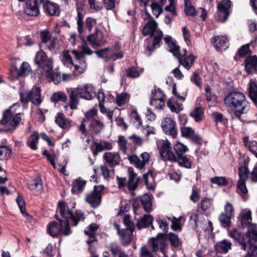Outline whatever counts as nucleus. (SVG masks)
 Here are the masks:
<instances>
[{
	"label": "nucleus",
	"mask_w": 257,
	"mask_h": 257,
	"mask_svg": "<svg viewBox=\"0 0 257 257\" xmlns=\"http://www.w3.org/2000/svg\"><path fill=\"white\" fill-rule=\"evenodd\" d=\"M58 210L61 217L66 220L58 218L55 215L58 222L51 221L48 225L47 230L49 234L52 237H56L62 233L64 235H68L71 233L70 222L71 221L72 225L76 226L80 221H84L85 216L83 211L81 210H76L74 213H73L67 204L63 200L58 202Z\"/></svg>",
	"instance_id": "obj_1"
},
{
	"label": "nucleus",
	"mask_w": 257,
	"mask_h": 257,
	"mask_svg": "<svg viewBox=\"0 0 257 257\" xmlns=\"http://www.w3.org/2000/svg\"><path fill=\"white\" fill-rule=\"evenodd\" d=\"M225 105L230 108L235 116L239 120L243 121L242 115L248 113L250 108V103L241 92L232 91L224 96Z\"/></svg>",
	"instance_id": "obj_2"
},
{
	"label": "nucleus",
	"mask_w": 257,
	"mask_h": 257,
	"mask_svg": "<svg viewBox=\"0 0 257 257\" xmlns=\"http://www.w3.org/2000/svg\"><path fill=\"white\" fill-rule=\"evenodd\" d=\"M164 40L168 45L169 51L178 60L180 65H182L187 70H190L196 58L195 56L191 54L185 57L187 54V50L184 49L181 51L180 47L177 44L176 41L173 40L171 36H165L164 38Z\"/></svg>",
	"instance_id": "obj_3"
},
{
	"label": "nucleus",
	"mask_w": 257,
	"mask_h": 257,
	"mask_svg": "<svg viewBox=\"0 0 257 257\" xmlns=\"http://www.w3.org/2000/svg\"><path fill=\"white\" fill-rule=\"evenodd\" d=\"M229 236L234 240L236 245L240 246L241 249L245 250L249 248L244 257H257V245L253 244L252 241H254L252 237L242 234L236 228L229 232Z\"/></svg>",
	"instance_id": "obj_4"
},
{
	"label": "nucleus",
	"mask_w": 257,
	"mask_h": 257,
	"mask_svg": "<svg viewBox=\"0 0 257 257\" xmlns=\"http://www.w3.org/2000/svg\"><path fill=\"white\" fill-rule=\"evenodd\" d=\"M88 84L80 85L76 88L67 89L69 97V105L71 109H75L79 104V97L86 99L91 100L93 98V92Z\"/></svg>",
	"instance_id": "obj_5"
},
{
	"label": "nucleus",
	"mask_w": 257,
	"mask_h": 257,
	"mask_svg": "<svg viewBox=\"0 0 257 257\" xmlns=\"http://www.w3.org/2000/svg\"><path fill=\"white\" fill-rule=\"evenodd\" d=\"M71 53L75 57V63L72 65L74 67L73 70L74 75H78L83 73L86 67L85 55H91L93 51L89 48L87 43H85L82 46V52L73 50L71 51Z\"/></svg>",
	"instance_id": "obj_6"
},
{
	"label": "nucleus",
	"mask_w": 257,
	"mask_h": 257,
	"mask_svg": "<svg viewBox=\"0 0 257 257\" xmlns=\"http://www.w3.org/2000/svg\"><path fill=\"white\" fill-rule=\"evenodd\" d=\"M34 62L39 68L47 73V77L54 79V72L53 71V62L51 58L48 57L46 53L42 50L39 51L34 58Z\"/></svg>",
	"instance_id": "obj_7"
},
{
	"label": "nucleus",
	"mask_w": 257,
	"mask_h": 257,
	"mask_svg": "<svg viewBox=\"0 0 257 257\" xmlns=\"http://www.w3.org/2000/svg\"><path fill=\"white\" fill-rule=\"evenodd\" d=\"M97 114V111L95 109H91L85 114L87 118L89 131L92 135H95L100 134L104 127L103 122L98 119Z\"/></svg>",
	"instance_id": "obj_8"
},
{
	"label": "nucleus",
	"mask_w": 257,
	"mask_h": 257,
	"mask_svg": "<svg viewBox=\"0 0 257 257\" xmlns=\"http://www.w3.org/2000/svg\"><path fill=\"white\" fill-rule=\"evenodd\" d=\"M251 212L248 210L240 215V223L242 227L247 228V233L242 234L250 236L254 241H257V226L255 224L251 223Z\"/></svg>",
	"instance_id": "obj_9"
},
{
	"label": "nucleus",
	"mask_w": 257,
	"mask_h": 257,
	"mask_svg": "<svg viewBox=\"0 0 257 257\" xmlns=\"http://www.w3.org/2000/svg\"><path fill=\"white\" fill-rule=\"evenodd\" d=\"M20 100L22 103L31 102L35 106H39L42 101L41 89L39 87L34 86L29 91L25 93L20 92Z\"/></svg>",
	"instance_id": "obj_10"
},
{
	"label": "nucleus",
	"mask_w": 257,
	"mask_h": 257,
	"mask_svg": "<svg viewBox=\"0 0 257 257\" xmlns=\"http://www.w3.org/2000/svg\"><path fill=\"white\" fill-rule=\"evenodd\" d=\"M16 106H20V104L15 103L10 109L5 110L3 112V116L0 120V124L5 125L7 123L16 128L20 123L22 119L20 113H15L13 108Z\"/></svg>",
	"instance_id": "obj_11"
},
{
	"label": "nucleus",
	"mask_w": 257,
	"mask_h": 257,
	"mask_svg": "<svg viewBox=\"0 0 257 257\" xmlns=\"http://www.w3.org/2000/svg\"><path fill=\"white\" fill-rule=\"evenodd\" d=\"M103 189V186H95L93 190L87 194L85 201L91 207L96 208L100 205L102 198V191Z\"/></svg>",
	"instance_id": "obj_12"
},
{
	"label": "nucleus",
	"mask_w": 257,
	"mask_h": 257,
	"mask_svg": "<svg viewBox=\"0 0 257 257\" xmlns=\"http://www.w3.org/2000/svg\"><path fill=\"white\" fill-rule=\"evenodd\" d=\"M87 42L93 48H97L104 45L106 40L102 31L96 28L93 33L87 36Z\"/></svg>",
	"instance_id": "obj_13"
},
{
	"label": "nucleus",
	"mask_w": 257,
	"mask_h": 257,
	"mask_svg": "<svg viewBox=\"0 0 257 257\" xmlns=\"http://www.w3.org/2000/svg\"><path fill=\"white\" fill-rule=\"evenodd\" d=\"M31 71V66L26 62H23L20 69L15 64H13L10 69V76L13 79H18L20 77H26L29 75Z\"/></svg>",
	"instance_id": "obj_14"
},
{
	"label": "nucleus",
	"mask_w": 257,
	"mask_h": 257,
	"mask_svg": "<svg viewBox=\"0 0 257 257\" xmlns=\"http://www.w3.org/2000/svg\"><path fill=\"white\" fill-rule=\"evenodd\" d=\"M45 0H27L24 8L25 13L30 17H37L40 14V9Z\"/></svg>",
	"instance_id": "obj_15"
},
{
	"label": "nucleus",
	"mask_w": 257,
	"mask_h": 257,
	"mask_svg": "<svg viewBox=\"0 0 257 257\" xmlns=\"http://www.w3.org/2000/svg\"><path fill=\"white\" fill-rule=\"evenodd\" d=\"M161 159L165 162H174L176 160V156L172 150L171 144L168 141L163 142L160 150Z\"/></svg>",
	"instance_id": "obj_16"
},
{
	"label": "nucleus",
	"mask_w": 257,
	"mask_h": 257,
	"mask_svg": "<svg viewBox=\"0 0 257 257\" xmlns=\"http://www.w3.org/2000/svg\"><path fill=\"white\" fill-rule=\"evenodd\" d=\"M85 0H76V9L77 11V25L79 34L83 32V19L85 15L84 6Z\"/></svg>",
	"instance_id": "obj_17"
},
{
	"label": "nucleus",
	"mask_w": 257,
	"mask_h": 257,
	"mask_svg": "<svg viewBox=\"0 0 257 257\" xmlns=\"http://www.w3.org/2000/svg\"><path fill=\"white\" fill-rule=\"evenodd\" d=\"M141 205L143 206L145 211L149 212L152 210V202L150 196L148 194H144L134 200L133 202L134 210H136Z\"/></svg>",
	"instance_id": "obj_18"
},
{
	"label": "nucleus",
	"mask_w": 257,
	"mask_h": 257,
	"mask_svg": "<svg viewBox=\"0 0 257 257\" xmlns=\"http://www.w3.org/2000/svg\"><path fill=\"white\" fill-rule=\"evenodd\" d=\"M40 37L41 39V47H45L51 52H55L56 38L55 37L51 38L49 31L42 32L40 34Z\"/></svg>",
	"instance_id": "obj_19"
},
{
	"label": "nucleus",
	"mask_w": 257,
	"mask_h": 257,
	"mask_svg": "<svg viewBox=\"0 0 257 257\" xmlns=\"http://www.w3.org/2000/svg\"><path fill=\"white\" fill-rule=\"evenodd\" d=\"M231 3L230 0H222L217 5L218 16L221 22H224L227 19Z\"/></svg>",
	"instance_id": "obj_20"
},
{
	"label": "nucleus",
	"mask_w": 257,
	"mask_h": 257,
	"mask_svg": "<svg viewBox=\"0 0 257 257\" xmlns=\"http://www.w3.org/2000/svg\"><path fill=\"white\" fill-rule=\"evenodd\" d=\"M161 126L163 132L166 135L171 136L173 138L177 136L176 123L172 118L166 117L162 121Z\"/></svg>",
	"instance_id": "obj_21"
},
{
	"label": "nucleus",
	"mask_w": 257,
	"mask_h": 257,
	"mask_svg": "<svg viewBox=\"0 0 257 257\" xmlns=\"http://www.w3.org/2000/svg\"><path fill=\"white\" fill-rule=\"evenodd\" d=\"M163 36V33L160 29L158 30L154 33V35L151 37L153 38V44L152 46L148 45L145 51V53L148 54V56H150L151 53L155 51L156 48L160 47V44L162 41V39Z\"/></svg>",
	"instance_id": "obj_22"
},
{
	"label": "nucleus",
	"mask_w": 257,
	"mask_h": 257,
	"mask_svg": "<svg viewBox=\"0 0 257 257\" xmlns=\"http://www.w3.org/2000/svg\"><path fill=\"white\" fill-rule=\"evenodd\" d=\"M128 180L127 183V188L132 196H134L135 191L138 187L140 178L137 177V174L134 172L132 168L128 169Z\"/></svg>",
	"instance_id": "obj_23"
},
{
	"label": "nucleus",
	"mask_w": 257,
	"mask_h": 257,
	"mask_svg": "<svg viewBox=\"0 0 257 257\" xmlns=\"http://www.w3.org/2000/svg\"><path fill=\"white\" fill-rule=\"evenodd\" d=\"M213 46L218 51L225 50L228 48V39L224 36H216L211 39Z\"/></svg>",
	"instance_id": "obj_24"
},
{
	"label": "nucleus",
	"mask_w": 257,
	"mask_h": 257,
	"mask_svg": "<svg viewBox=\"0 0 257 257\" xmlns=\"http://www.w3.org/2000/svg\"><path fill=\"white\" fill-rule=\"evenodd\" d=\"M44 12L47 16L58 17L60 14L59 6L54 2H46L43 5Z\"/></svg>",
	"instance_id": "obj_25"
},
{
	"label": "nucleus",
	"mask_w": 257,
	"mask_h": 257,
	"mask_svg": "<svg viewBox=\"0 0 257 257\" xmlns=\"http://www.w3.org/2000/svg\"><path fill=\"white\" fill-rule=\"evenodd\" d=\"M242 65L244 66L245 70L248 74L257 71V56L253 55L247 57Z\"/></svg>",
	"instance_id": "obj_26"
},
{
	"label": "nucleus",
	"mask_w": 257,
	"mask_h": 257,
	"mask_svg": "<svg viewBox=\"0 0 257 257\" xmlns=\"http://www.w3.org/2000/svg\"><path fill=\"white\" fill-rule=\"evenodd\" d=\"M248 95L254 104L257 106V80L250 79L247 89Z\"/></svg>",
	"instance_id": "obj_27"
},
{
	"label": "nucleus",
	"mask_w": 257,
	"mask_h": 257,
	"mask_svg": "<svg viewBox=\"0 0 257 257\" xmlns=\"http://www.w3.org/2000/svg\"><path fill=\"white\" fill-rule=\"evenodd\" d=\"M103 159L111 167L118 165L121 160L120 156L117 152H106L103 155Z\"/></svg>",
	"instance_id": "obj_28"
},
{
	"label": "nucleus",
	"mask_w": 257,
	"mask_h": 257,
	"mask_svg": "<svg viewBox=\"0 0 257 257\" xmlns=\"http://www.w3.org/2000/svg\"><path fill=\"white\" fill-rule=\"evenodd\" d=\"M158 24L152 17L149 20L144 26L142 33L144 36L149 35L152 37L158 30Z\"/></svg>",
	"instance_id": "obj_29"
},
{
	"label": "nucleus",
	"mask_w": 257,
	"mask_h": 257,
	"mask_svg": "<svg viewBox=\"0 0 257 257\" xmlns=\"http://www.w3.org/2000/svg\"><path fill=\"white\" fill-rule=\"evenodd\" d=\"M95 148L92 151L94 156H96L99 152L104 150H110L112 149V143L103 140H100L99 142H95Z\"/></svg>",
	"instance_id": "obj_30"
},
{
	"label": "nucleus",
	"mask_w": 257,
	"mask_h": 257,
	"mask_svg": "<svg viewBox=\"0 0 257 257\" xmlns=\"http://www.w3.org/2000/svg\"><path fill=\"white\" fill-rule=\"evenodd\" d=\"M154 221L153 217L150 214H144L143 217L139 220L136 224V226L139 230L143 228H147L151 225L152 229H154V226L152 223Z\"/></svg>",
	"instance_id": "obj_31"
},
{
	"label": "nucleus",
	"mask_w": 257,
	"mask_h": 257,
	"mask_svg": "<svg viewBox=\"0 0 257 257\" xmlns=\"http://www.w3.org/2000/svg\"><path fill=\"white\" fill-rule=\"evenodd\" d=\"M236 193L239 194L242 199L245 201L249 197L248 190L246 186V181L238 180L236 185Z\"/></svg>",
	"instance_id": "obj_32"
},
{
	"label": "nucleus",
	"mask_w": 257,
	"mask_h": 257,
	"mask_svg": "<svg viewBox=\"0 0 257 257\" xmlns=\"http://www.w3.org/2000/svg\"><path fill=\"white\" fill-rule=\"evenodd\" d=\"M165 234L164 233H158L155 238H153L150 242L151 247L154 252L159 250V247L166 243L164 239Z\"/></svg>",
	"instance_id": "obj_33"
},
{
	"label": "nucleus",
	"mask_w": 257,
	"mask_h": 257,
	"mask_svg": "<svg viewBox=\"0 0 257 257\" xmlns=\"http://www.w3.org/2000/svg\"><path fill=\"white\" fill-rule=\"evenodd\" d=\"M134 231L122 229V231L118 235L121 244L124 246L129 245L133 238Z\"/></svg>",
	"instance_id": "obj_34"
},
{
	"label": "nucleus",
	"mask_w": 257,
	"mask_h": 257,
	"mask_svg": "<svg viewBox=\"0 0 257 257\" xmlns=\"http://www.w3.org/2000/svg\"><path fill=\"white\" fill-rule=\"evenodd\" d=\"M55 122L61 128L68 129L71 127V120L65 118L62 113H58L55 119Z\"/></svg>",
	"instance_id": "obj_35"
},
{
	"label": "nucleus",
	"mask_w": 257,
	"mask_h": 257,
	"mask_svg": "<svg viewBox=\"0 0 257 257\" xmlns=\"http://www.w3.org/2000/svg\"><path fill=\"white\" fill-rule=\"evenodd\" d=\"M86 181L79 178L74 180L72 184L71 191L73 194H79L84 189Z\"/></svg>",
	"instance_id": "obj_36"
},
{
	"label": "nucleus",
	"mask_w": 257,
	"mask_h": 257,
	"mask_svg": "<svg viewBox=\"0 0 257 257\" xmlns=\"http://www.w3.org/2000/svg\"><path fill=\"white\" fill-rule=\"evenodd\" d=\"M231 243L227 239H223L218 242L215 246V250L222 253H227L231 249Z\"/></svg>",
	"instance_id": "obj_37"
},
{
	"label": "nucleus",
	"mask_w": 257,
	"mask_h": 257,
	"mask_svg": "<svg viewBox=\"0 0 257 257\" xmlns=\"http://www.w3.org/2000/svg\"><path fill=\"white\" fill-rule=\"evenodd\" d=\"M167 104L172 112L179 113L183 110V104L175 101L174 98H170L168 100Z\"/></svg>",
	"instance_id": "obj_38"
},
{
	"label": "nucleus",
	"mask_w": 257,
	"mask_h": 257,
	"mask_svg": "<svg viewBox=\"0 0 257 257\" xmlns=\"http://www.w3.org/2000/svg\"><path fill=\"white\" fill-rule=\"evenodd\" d=\"M29 188L32 191H41L43 189V185L41 177L38 176L28 185Z\"/></svg>",
	"instance_id": "obj_39"
},
{
	"label": "nucleus",
	"mask_w": 257,
	"mask_h": 257,
	"mask_svg": "<svg viewBox=\"0 0 257 257\" xmlns=\"http://www.w3.org/2000/svg\"><path fill=\"white\" fill-rule=\"evenodd\" d=\"M39 135L38 132L34 133L27 141V145L32 150L37 149Z\"/></svg>",
	"instance_id": "obj_40"
},
{
	"label": "nucleus",
	"mask_w": 257,
	"mask_h": 257,
	"mask_svg": "<svg viewBox=\"0 0 257 257\" xmlns=\"http://www.w3.org/2000/svg\"><path fill=\"white\" fill-rule=\"evenodd\" d=\"M109 248L113 257H116L117 254L118 257H128L124 252L121 250L120 247L115 242L111 243Z\"/></svg>",
	"instance_id": "obj_41"
},
{
	"label": "nucleus",
	"mask_w": 257,
	"mask_h": 257,
	"mask_svg": "<svg viewBox=\"0 0 257 257\" xmlns=\"http://www.w3.org/2000/svg\"><path fill=\"white\" fill-rule=\"evenodd\" d=\"M249 174V170L245 163L242 164L238 168V180L246 181Z\"/></svg>",
	"instance_id": "obj_42"
},
{
	"label": "nucleus",
	"mask_w": 257,
	"mask_h": 257,
	"mask_svg": "<svg viewBox=\"0 0 257 257\" xmlns=\"http://www.w3.org/2000/svg\"><path fill=\"white\" fill-rule=\"evenodd\" d=\"M190 115L196 122H198L202 119L204 110L201 107L197 106L191 111Z\"/></svg>",
	"instance_id": "obj_43"
},
{
	"label": "nucleus",
	"mask_w": 257,
	"mask_h": 257,
	"mask_svg": "<svg viewBox=\"0 0 257 257\" xmlns=\"http://www.w3.org/2000/svg\"><path fill=\"white\" fill-rule=\"evenodd\" d=\"M68 97L64 92L59 91L55 92L51 96V100L53 102H66Z\"/></svg>",
	"instance_id": "obj_44"
},
{
	"label": "nucleus",
	"mask_w": 257,
	"mask_h": 257,
	"mask_svg": "<svg viewBox=\"0 0 257 257\" xmlns=\"http://www.w3.org/2000/svg\"><path fill=\"white\" fill-rule=\"evenodd\" d=\"M167 218L171 221V227L173 230L176 231H181L182 230L181 220L182 217L181 216H180L179 218H176L174 216L172 217H167Z\"/></svg>",
	"instance_id": "obj_45"
},
{
	"label": "nucleus",
	"mask_w": 257,
	"mask_h": 257,
	"mask_svg": "<svg viewBox=\"0 0 257 257\" xmlns=\"http://www.w3.org/2000/svg\"><path fill=\"white\" fill-rule=\"evenodd\" d=\"M174 162H178L180 166L187 169H190L191 167V162L186 155L176 157V160Z\"/></svg>",
	"instance_id": "obj_46"
},
{
	"label": "nucleus",
	"mask_w": 257,
	"mask_h": 257,
	"mask_svg": "<svg viewBox=\"0 0 257 257\" xmlns=\"http://www.w3.org/2000/svg\"><path fill=\"white\" fill-rule=\"evenodd\" d=\"M233 217L221 213L218 217V220L222 227L224 228H228L231 226V219Z\"/></svg>",
	"instance_id": "obj_47"
},
{
	"label": "nucleus",
	"mask_w": 257,
	"mask_h": 257,
	"mask_svg": "<svg viewBox=\"0 0 257 257\" xmlns=\"http://www.w3.org/2000/svg\"><path fill=\"white\" fill-rule=\"evenodd\" d=\"M210 182L219 186H225L228 184V179L224 176H215L211 178Z\"/></svg>",
	"instance_id": "obj_48"
},
{
	"label": "nucleus",
	"mask_w": 257,
	"mask_h": 257,
	"mask_svg": "<svg viewBox=\"0 0 257 257\" xmlns=\"http://www.w3.org/2000/svg\"><path fill=\"white\" fill-rule=\"evenodd\" d=\"M12 150L7 146H0V160H8L12 154Z\"/></svg>",
	"instance_id": "obj_49"
},
{
	"label": "nucleus",
	"mask_w": 257,
	"mask_h": 257,
	"mask_svg": "<svg viewBox=\"0 0 257 257\" xmlns=\"http://www.w3.org/2000/svg\"><path fill=\"white\" fill-rule=\"evenodd\" d=\"M167 238L172 246L175 248L179 247L180 244V241L179 237L177 234L174 233L170 232L168 234Z\"/></svg>",
	"instance_id": "obj_50"
},
{
	"label": "nucleus",
	"mask_w": 257,
	"mask_h": 257,
	"mask_svg": "<svg viewBox=\"0 0 257 257\" xmlns=\"http://www.w3.org/2000/svg\"><path fill=\"white\" fill-rule=\"evenodd\" d=\"M184 2V11L186 15L189 16H194L196 11L194 7L192 5L190 0H185Z\"/></svg>",
	"instance_id": "obj_51"
},
{
	"label": "nucleus",
	"mask_w": 257,
	"mask_h": 257,
	"mask_svg": "<svg viewBox=\"0 0 257 257\" xmlns=\"http://www.w3.org/2000/svg\"><path fill=\"white\" fill-rule=\"evenodd\" d=\"M99 58H104V61H108L111 59V54L109 52V49L105 48L100 50H96L94 52Z\"/></svg>",
	"instance_id": "obj_52"
},
{
	"label": "nucleus",
	"mask_w": 257,
	"mask_h": 257,
	"mask_svg": "<svg viewBox=\"0 0 257 257\" xmlns=\"http://www.w3.org/2000/svg\"><path fill=\"white\" fill-rule=\"evenodd\" d=\"M249 49V44H246L242 46L237 51L234 58L236 60L239 57H244L247 55Z\"/></svg>",
	"instance_id": "obj_53"
},
{
	"label": "nucleus",
	"mask_w": 257,
	"mask_h": 257,
	"mask_svg": "<svg viewBox=\"0 0 257 257\" xmlns=\"http://www.w3.org/2000/svg\"><path fill=\"white\" fill-rule=\"evenodd\" d=\"M174 149L177 157L184 155L183 154L188 151L187 147L181 143L176 144L174 145Z\"/></svg>",
	"instance_id": "obj_54"
},
{
	"label": "nucleus",
	"mask_w": 257,
	"mask_h": 257,
	"mask_svg": "<svg viewBox=\"0 0 257 257\" xmlns=\"http://www.w3.org/2000/svg\"><path fill=\"white\" fill-rule=\"evenodd\" d=\"M165 100H163V98H152L150 101V104L152 106H154L156 109H162L163 106L165 105Z\"/></svg>",
	"instance_id": "obj_55"
},
{
	"label": "nucleus",
	"mask_w": 257,
	"mask_h": 257,
	"mask_svg": "<svg viewBox=\"0 0 257 257\" xmlns=\"http://www.w3.org/2000/svg\"><path fill=\"white\" fill-rule=\"evenodd\" d=\"M151 7L153 15L156 18H158L163 11L162 8L163 6L156 2H153L152 3Z\"/></svg>",
	"instance_id": "obj_56"
},
{
	"label": "nucleus",
	"mask_w": 257,
	"mask_h": 257,
	"mask_svg": "<svg viewBox=\"0 0 257 257\" xmlns=\"http://www.w3.org/2000/svg\"><path fill=\"white\" fill-rule=\"evenodd\" d=\"M62 62L64 65L68 66L73 65L72 57L70 54L69 51H66L63 52Z\"/></svg>",
	"instance_id": "obj_57"
},
{
	"label": "nucleus",
	"mask_w": 257,
	"mask_h": 257,
	"mask_svg": "<svg viewBox=\"0 0 257 257\" xmlns=\"http://www.w3.org/2000/svg\"><path fill=\"white\" fill-rule=\"evenodd\" d=\"M128 97L129 94L126 92L118 94L116 97V103L118 106H121L126 102Z\"/></svg>",
	"instance_id": "obj_58"
},
{
	"label": "nucleus",
	"mask_w": 257,
	"mask_h": 257,
	"mask_svg": "<svg viewBox=\"0 0 257 257\" xmlns=\"http://www.w3.org/2000/svg\"><path fill=\"white\" fill-rule=\"evenodd\" d=\"M130 118L134 123H137L138 126L142 125V121L140 116L138 114L136 109H133L130 114Z\"/></svg>",
	"instance_id": "obj_59"
},
{
	"label": "nucleus",
	"mask_w": 257,
	"mask_h": 257,
	"mask_svg": "<svg viewBox=\"0 0 257 257\" xmlns=\"http://www.w3.org/2000/svg\"><path fill=\"white\" fill-rule=\"evenodd\" d=\"M43 155L46 157L47 160L50 163L51 165L54 169L57 168L55 162L56 155L55 153H49L47 150H45L43 152Z\"/></svg>",
	"instance_id": "obj_60"
},
{
	"label": "nucleus",
	"mask_w": 257,
	"mask_h": 257,
	"mask_svg": "<svg viewBox=\"0 0 257 257\" xmlns=\"http://www.w3.org/2000/svg\"><path fill=\"white\" fill-rule=\"evenodd\" d=\"M190 81L199 87H200L202 85V78L197 71L193 73L190 77Z\"/></svg>",
	"instance_id": "obj_61"
},
{
	"label": "nucleus",
	"mask_w": 257,
	"mask_h": 257,
	"mask_svg": "<svg viewBox=\"0 0 257 257\" xmlns=\"http://www.w3.org/2000/svg\"><path fill=\"white\" fill-rule=\"evenodd\" d=\"M98 228V225L95 223H92L90 224L88 226L86 227L84 230V233L86 235H95L96 232Z\"/></svg>",
	"instance_id": "obj_62"
},
{
	"label": "nucleus",
	"mask_w": 257,
	"mask_h": 257,
	"mask_svg": "<svg viewBox=\"0 0 257 257\" xmlns=\"http://www.w3.org/2000/svg\"><path fill=\"white\" fill-rule=\"evenodd\" d=\"M126 75L131 78H135L140 76V73L137 67H132L128 68L126 70Z\"/></svg>",
	"instance_id": "obj_63"
},
{
	"label": "nucleus",
	"mask_w": 257,
	"mask_h": 257,
	"mask_svg": "<svg viewBox=\"0 0 257 257\" xmlns=\"http://www.w3.org/2000/svg\"><path fill=\"white\" fill-rule=\"evenodd\" d=\"M181 132L182 136L186 138H190L195 133L194 131L190 127H181Z\"/></svg>",
	"instance_id": "obj_64"
}]
</instances>
